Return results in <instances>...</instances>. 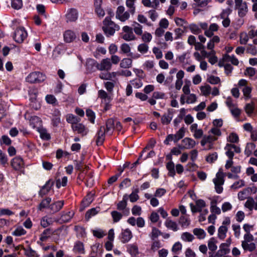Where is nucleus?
I'll return each instance as SVG.
<instances>
[{"mask_svg": "<svg viewBox=\"0 0 257 257\" xmlns=\"http://www.w3.org/2000/svg\"><path fill=\"white\" fill-rule=\"evenodd\" d=\"M252 88L250 85H248L245 87H243L242 89V91L243 93V95L245 99H248L250 98V93L251 92Z\"/></svg>", "mask_w": 257, "mask_h": 257, "instance_id": "obj_50", "label": "nucleus"}, {"mask_svg": "<svg viewBox=\"0 0 257 257\" xmlns=\"http://www.w3.org/2000/svg\"><path fill=\"white\" fill-rule=\"evenodd\" d=\"M111 214L114 222H118L122 217V214L116 211H112Z\"/></svg>", "mask_w": 257, "mask_h": 257, "instance_id": "obj_51", "label": "nucleus"}, {"mask_svg": "<svg viewBox=\"0 0 257 257\" xmlns=\"http://www.w3.org/2000/svg\"><path fill=\"white\" fill-rule=\"evenodd\" d=\"M149 50V46L146 43L140 44L138 47V50L142 54L146 53Z\"/></svg>", "mask_w": 257, "mask_h": 257, "instance_id": "obj_60", "label": "nucleus"}, {"mask_svg": "<svg viewBox=\"0 0 257 257\" xmlns=\"http://www.w3.org/2000/svg\"><path fill=\"white\" fill-rule=\"evenodd\" d=\"M182 148L183 149H191L193 148L196 145V142L192 139L186 137L182 141Z\"/></svg>", "mask_w": 257, "mask_h": 257, "instance_id": "obj_15", "label": "nucleus"}, {"mask_svg": "<svg viewBox=\"0 0 257 257\" xmlns=\"http://www.w3.org/2000/svg\"><path fill=\"white\" fill-rule=\"evenodd\" d=\"M132 60L130 58H123L120 63V67L123 68H128L132 66Z\"/></svg>", "mask_w": 257, "mask_h": 257, "instance_id": "obj_41", "label": "nucleus"}, {"mask_svg": "<svg viewBox=\"0 0 257 257\" xmlns=\"http://www.w3.org/2000/svg\"><path fill=\"white\" fill-rule=\"evenodd\" d=\"M54 221L55 219L54 218L45 216L41 219L40 224L43 227L46 228L53 224Z\"/></svg>", "mask_w": 257, "mask_h": 257, "instance_id": "obj_23", "label": "nucleus"}, {"mask_svg": "<svg viewBox=\"0 0 257 257\" xmlns=\"http://www.w3.org/2000/svg\"><path fill=\"white\" fill-rule=\"evenodd\" d=\"M218 29V26L216 24L213 23L210 25L208 30L205 31V35L208 37H211L213 35V33Z\"/></svg>", "mask_w": 257, "mask_h": 257, "instance_id": "obj_29", "label": "nucleus"}, {"mask_svg": "<svg viewBox=\"0 0 257 257\" xmlns=\"http://www.w3.org/2000/svg\"><path fill=\"white\" fill-rule=\"evenodd\" d=\"M181 238L184 241H192L194 238V236L189 232H185L182 234Z\"/></svg>", "mask_w": 257, "mask_h": 257, "instance_id": "obj_44", "label": "nucleus"}, {"mask_svg": "<svg viewBox=\"0 0 257 257\" xmlns=\"http://www.w3.org/2000/svg\"><path fill=\"white\" fill-rule=\"evenodd\" d=\"M249 192V188H245L243 190L240 191L238 193V198L239 200H244L248 195Z\"/></svg>", "mask_w": 257, "mask_h": 257, "instance_id": "obj_46", "label": "nucleus"}, {"mask_svg": "<svg viewBox=\"0 0 257 257\" xmlns=\"http://www.w3.org/2000/svg\"><path fill=\"white\" fill-rule=\"evenodd\" d=\"M11 6L13 9L19 10L23 6L22 0H12Z\"/></svg>", "mask_w": 257, "mask_h": 257, "instance_id": "obj_49", "label": "nucleus"}, {"mask_svg": "<svg viewBox=\"0 0 257 257\" xmlns=\"http://www.w3.org/2000/svg\"><path fill=\"white\" fill-rule=\"evenodd\" d=\"M64 204V202L63 200L53 202L49 206V209L54 213L58 212L62 208Z\"/></svg>", "mask_w": 257, "mask_h": 257, "instance_id": "obj_16", "label": "nucleus"}, {"mask_svg": "<svg viewBox=\"0 0 257 257\" xmlns=\"http://www.w3.org/2000/svg\"><path fill=\"white\" fill-rule=\"evenodd\" d=\"M71 127L73 131L77 132L82 136H85L87 134V129L82 123H78L77 122L75 124L72 125Z\"/></svg>", "mask_w": 257, "mask_h": 257, "instance_id": "obj_21", "label": "nucleus"}, {"mask_svg": "<svg viewBox=\"0 0 257 257\" xmlns=\"http://www.w3.org/2000/svg\"><path fill=\"white\" fill-rule=\"evenodd\" d=\"M74 215L73 211H70L67 212H63L61 220L64 222H67L69 221Z\"/></svg>", "mask_w": 257, "mask_h": 257, "instance_id": "obj_34", "label": "nucleus"}, {"mask_svg": "<svg viewBox=\"0 0 257 257\" xmlns=\"http://www.w3.org/2000/svg\"><path fill=\"white\" fill-rule=\"evenodd\" d=\"M133 30L137 35H142L143 34V27L139 23L134 22L132 24Z\"/></svg>", "mask_w": 257, "mask_h": 257, "instance_id": "obj_38", "label": "nucleus"}, {"mask_svg": "<svg viewBox=\"0 0 257 257\" xmlns=\"http://www.w3.org/2000/svg\"><path fill=\"white\" fill-rule=\"evenodd\" d=\"M132 237V231L128 228L123 230L120 234V239L122 243L127 242Z\"/></svg>", "mask_w": 257, "mask_h": 257, "instance_id": "obj_18", "label": "nucleus"}, {"mask_svg": "<svg viewBox=\"0 0 257 257\" xmlns=\"http://www.w3.org/2000/svg\"><path fill=\"white\" fill-rule=\"evenodd\" d=\"M136 0H126V6L127 8H128L130 10V13L132 15L134 14L135 13V3Z\"/></svg>", "mask_w": 257, "mask_h": 257, "instance_id": "obj_43", "label": "nucleus"}, {"mask_svg": "<svg viewBox=\"0 0 257 257\" xmlns=\"http://www.w3.org/2000/svg\"><path fill=\"white\" fill-rule=\"evenodd\" d=\"M142 3L146 7L151 8L155 9L158 8V6L155 5L154 0H153V1H151V0H142Z\"/></svg>", "mask_w": 257, "mask_h": 257, "instance_id": "obj_47", "label": "nucleus"}, {"mask_svg": "<svg viewBox=\"0 0 257 257\" xmlns=\"http://www.w3.org/2000/svg\"><path fill=\"white\" fill-rule=\"evenodd\" d=\"M235 9L239 17H244L248 12L247 3L243 0H234Z\"/></svg>", "mask_w": 257, "mask_h": 257, "instance_id": "obj_5", "label": "nucleus"}, {"mask_svg": "<svg viewBox=\"0 0 257 257\" xmlns=\"http://www.w3.org/2000/svg\"><path fill=\"white\" fill-rule=\"evenodd\" d=\"M11 165L15 170L21 171L24 167V163L22 158L16 157L12 159Z\"/></svg>", "mask_w": 257, "mask_h": 257, "instance_id": "obj_12", "label": "nucleus"}, {"mask_svg": "<svg viewBox=\"0 0 257 257\" xmlns=\"http://www.w3.org/2000/svg\"><path fill=\"white\" fill-rule=\"evenodd\" d=\"M93 194L91 193H88L82 201V207H83L82 210L88 206L93 201Z\"/></svg>", "mask_w": 257, "mask_h": 257, "instance_id": "obj_26", "label": "nucleus"}, {"mask_svg": "<svg viewBox=\"0 0 257 257\" xmlns=\"http://www.w3.org/2000/svg\"><path fill=\"white\" fill-rule=\"evenodd\" d=\"M27 36L28 34L26 30L23 27H20L17 28L15 31L13 38L16 42L21 43Z\"/></svg>", "mask_w": 257, "mask_h": 257, "instance_id": "obj_6", "label": "nucleus"}, {"mask_svg": "<svg viewBox=\"0 0 257 257\" xmlns=\"http://www.w3.org/2000/svg\"><path fill=\"white\" fill-rule=\"evenodd\" d=\"M217 140V138H216L215 136H213L211 134H209L208 136L203 137L200 144L202 146H205L207 144H209L208 149H211L213 146L212 143Z\"/></svg>", "mask_w": 257, "mask_h": 257, "instance_id": "obj_13", "label": "nucleus"}, {"mask_svg": "<svg viewBox=\"0 0 257 257\" xmlns=\"http://www.w3.org/2000/svg\"><path fill=\"white\" fill-rule=\"evenodd\" d=\"M173 118V113L171 111L168 110V112L165 113L161 117V122L163 124H168L170 123Z\"/></svg>", "mask_w": 257, "mask_h": 257, "instance_id": "obj_27", "label": "nucleus"}, {"mask_svg": "<svg viewBox=\"0 0 257 257\" xmlns=\"http://www.w3.org/2000/svg\"><path fill=\"white\" fill-rule=\"evenodd\" d=\"M248 35L246 33L242 32L240 35L239 42L241 44H245L248 41Z\"/></svg>", "mask_w": 257, "mask_h": 257, "instance_id": "obj_55", "label": "nucleus"}, {"mask_svg": "<svg viewBox=\"0 0 257 257\" xmlns=\"http://www.w3.org/2000/svg\"><path fill=\"white\" fill-rule=\"evenodd\" d=\"M46 76L42 73L40 72H33L30 73L26 78V80L31 83H40L44 81Z\"/></svg>", "mask_w": 257, "mask_h": 257, "instance_id": "obj_4", "label": "nucleus"}, {"mask_svg": "<svg viewBox=\"0 0 257 257\" xmlns=\"http://www.w3.org/2000/svg\"><path fill=\"white\" fill-rule=\"evenodd\" d=\"M193 233L197 236L199 239H204L206 236V232L201 228H195L193 230Z\"/></svg>", "mask_w": 257, "mask_h": 257, "instance_id": "obj_40", "label": "nucleus"}, {"mask_svg": "<svg viewBox=\"0 0 257 257\" xmlns=\"http://www.w3.org/2000/svg\"><path fill=\"white\" fill-rule=\"evenodd\" d=\"M128 196L125 194L123 196L122 200L117 204V209L121 211L123 215L127 216L130 214V209L126 207Z\"/></svg>", "mask_w": 257, "mask_h": 257, "instance_id": "obj_8", "label": "nucleus"}, {"mask_svg": "<svg viewBox=\"0 0 257 257\" xmlns=\"http://www.w3.org/2000/svg\"><path fill=\"white\" fill-rule=\"evenodd\" d=\"M244 206L250 211L253 209L257 211V200H255L252 197H249L245 201Z\"/></svg>", "mask_w": 257, "mask_h": 257, "instance_id": "obj_19", "label": "nucleus"}, {"mask_svg": "<svg viewBox=\"0 0 257 257\" xmlns=\"http://www.w3.org/2000/svg\"><path fill=\"white\" fill-rule=\"evenodd\" d=\"M115 17L117 19L123 22L130 18V14L128 12L125 11L123 6H119L116 10Z\"/></svg>", "mask_w": 257, "mask_h": 257, "instance_id": "obj_7", "label": "nucleus"}, {"mask_svg": "<svg viewBox=\"0 0 257 257\" xmlns=\"http://www.w3.org/2000/svg\"><path fill=\"white\" fill-rule=\"evenodd\" d=\"M187 53L185 52L181 55L179 56L178 57L179 61L182 64L184 67L187 64H189V63L186 60L187 58Z\"/></svg>", "mask_w": 257, "mask_h": 257, "instance_id": "obj_53", "label": "nucleus"}, {"mask_svg": "<svg viewBox=\"0 0 257 257\" xmlns=\"http://www.w3.org/2000/svg\"><path fill=\"white\" fill-rule=\"evenodd\" d=\"M119 29V26L112 21L109 17H106L103 21L102 30L107 37L113 36Z\"/></svg>", "mask_w": 257, "mask_h": 257, "instance_id": "obj_2", "label": "nucleus"}, {"mask_svg": "<svg viewBox=\"0 0 257 257\" xmlns=\"http://www.w3.org/2000/svg\"><path fill=\"white\" fill-rule=\"evenodd\" d=\"M230 252L229 247H228L224 243H222L219 245V249L217 252L218 256H222Z\"/></svg>", "mask_w": 257, "mask_h": 257, "instance_id": "obj_24", "label": "nucleus"}, {"mask_svg": "<svg viewBox=\"0 0 257 257\" xmlns=\"http://www.w3.org/2000/svg\"><path fill=\"white\" fill-rule=\"evenodd\" d=\"M122 31L124 33L122 36L123 39L126 41L135 40L136 36L133 33V29L131 27L125 26L123 27Z\"/></svg>", "mask_w": 257, "mask_h": 257, "instance_id": "obj_10", "label": "nucleus"}, {"mask_svg": "<svg viewBox=\"0 0 257 257\" xmlns=\"http://www.w3.org/2000/svg\"><path fill=\"white\" fill-rule=\"evenodd\" d=\"M227 230V227L225 225L220 226L218 229V237L221 240L224 239L226 236Z\"/></svg>", "mask_w": 257, "mask_h": 257, "instance_id": "obj_30", "label": "nucleus"}, {"mask_svg": "<svg viewBox=\"0 0 257 257\" xmlns=\"http://www.w3.org/2000/svg\"><path fill=\"white\" fill-rule=\"evenodd\" d=\"M26 254L28 257H39V256L37 252L31 248H29L26 250Z\"/></svg>", "mask_w": 257, "mask_h": 257, "instance_id": "obj_64", "label": "nucleus"}, {"mask_svg": "<svg viewBox=\"0 0 257 257\" xmlns=\"http://www.w3.org/2000/svg\"><path fill=\"white\" fill-rule=\"evenodd\" d=\"M67 177L66 176L63 177L61 179H58L56 181V185L58 188L61 186H65L67 183Z\"/></svg>", "mask_w": 257, "mask_h": 257, "instance_id": "obj_54", "label": "nucleus"}, {"mask_svg": "<svg viewBox=\"0 0 257 257\" xmlns=\"http://www.w3.org/2000/svg\"><path fill=\"white\" fill-rule=\"evenodd\" d=\"M165 225L168 229L174 231H176L179 229L177 223L169 219H166L165 222Z\"/></svg>", "mask_w": 257, "mask_h": 257, "instance_id": "obj_28", "label": "nucleus"}, {"mask_svg": "<svg viewBox=\"0 0 257 257\" xmlns=\"http://www.w3.org/2000/svg\"><path fill=\"white\" fill-rule=\"evenodd\" d=\"M114 128V121L112 119H109L106 122V134H112Z\"/></svg>", "mask_w": 257, "mask_h": 257, "instance_id": "obj_31", "label": "nucleus"}, {"mask_svg": "<svg viewBox=\"0 0 257 257\" xmlns=\"http://www.w3.org/2000/svg\"><path fill=\"white\" fill-rule=\"evenodd\" d=\"M218 241L214 237L210 238L208 241V247L212 251L216 250L217 248V243Z\"/></svg>", "mask_w": 257, "mask_h": 257, "instance_id": "obj_32", "label": "nucleus"}, {"mask_svg": "<svg viewBox=\"0 0 257 257\" xmlns=\"http://www.w3.org/2000/svg\"><path fill=\"white\" fill-rule=\"evenodd\" d=\"M112 67V63L109 58H106L103 59L100 62H97V69L99 71H109Z\"/></svg>", "mask_w": 257, "mask_h": 257, "instance_id": "obj_9", "label": "nucleus"}, {"mask_svg": "<svg viewBox=\"0 0 257 257\" xmlns=\"http://www.w3.org/2000/svg\"><path fill=\"white\" fill-rule=\"evenodd\" d=\"M51 201H52V199L50 197H47V198L44 199L40 202V204L39 205V206L38 207V209L39 210H42L43 209H44V208L49 209V206L51 205Z\"/></svg>", "mask_w": 257, "mask_h": 257, "instance_id": "obj_25", "label": "nucleus"}, {"mask_svg": "<svg viewBox=\"0 0 257 257\" xmlns=\"http://www.w3.org/2000/svg\"><path fill=\"white\" fill-rule=\"evenodd\" d=\"M139 192V189H136L134 191L132 192V193L129 195V198L130 201L132 202H135L137 201L139 198V196L138 194Z\"/></svg>", "mask_w": 257, "mask_h": 257, "instance_id": "obj_52", "label": "nucleus"}, {"mask_svg": "<svg viewBox=\"0 0 257 257\" xmlns=\"http://www.w3.org/2000/svg\"><path fill=\"white\" fill-rule=\"evenodd\" d=\"M127 250L132 255H137L139 254V249L137 245L134 244H128L127 246Z\"/></svg>", "mask_w": 257, "mask_h": 257, "instance_id": "obj_39", "label": "nucleus"}, {"mask_svg": "<svg viewBox=\"0 0 257 257\" xmlns=\"http://www.w3.org/2000/svg\"><path fill=\"white\" fill-rule=\"evenodd\" d=\"M255 146L253 143L247 144L245 149V154L247 156H249L251 154V152L253 149H254Z\"/></svg>", "mask_w": 257, "mask_h": 257, "instance_id": "obj_63", "label": "nucleus"}, {"mask_svg": "<svg viewBox=\"0 0 257 257\" xmlns=\"http://www.w3.org/2000/svg\"><path fill=\"white\" fill-rule=\"evenodd\" d=\"M66 119L67 122L71 123L72 125L75 124L80 121L79 118L72 114H67L66 116Z\"/></svg>", "mask_w": 257, "mask_h": 257, "instance_id": "obj_36", "label": "nucleus"}, {"mask_svg": "<svg viewBox=\"0 0 257 257\" xmlns=\"http://www.w3.org/2000/svg\"><path fill=\"white\" fill-rule=\"evenodd\" d=\"M152 35L148 32H145L142 35V39L145 43H149L152 39Z\"/></svg>", "mask_w": 257, "mask_h": 257, "instance_id": "obj_59", "label": "nucleus"}, {"mask_svg": "<svg viewBox=\"0 0 257 257\" xmlns=\"http://www.w3.org/2000/svg\"><path fill=\"white\" fill-rule=\"evenodd\" d=\"M208 134H211L213 136H215L216 138L218 139V137L221 136V132L219 128L214 127L208 132Z\"/></svg>", "mask_w": 257, "mask_h": 257, "instance_id": "obj_57", "label": "nucleus"}, {"mask_svg": "<svg viewBox=\"0 0 257 257\" xmlns=\"http://www.w3.org/2000/svg\"><path fill=\"white\" fill-rule=\"evenodd\" d=\"M213 182L215 186L216 192L218 194L221 193L223 190L222 186L224 183V174L220 170L216 173L215 177L213 179Z\"/></svg>", "mask_w": 257, "mask_h": 257, "instance_id": "obj_3", "label": "nucleus"}, {"mask_svg": "<svg viewBox=\"0 0 257 257\" xmlns=\"http://www.w3.org/2000/svg\"><path fill=\"white\" fill-rule=\"evenodd\" d=\"M97 62L93 59H88L86 62V67L87 71L91 73L95 71V68L97 69Z\"/></svg>", "mask_w": 257, "mask_h": 257, "instance_id": "obj_20", "label": "nucleus"}, {"mask_svg": "<svg viewBox=\"0 0 257 257\" xmlns=\"http://www.w3.org/2000/svg\"><path fill=\"white\" fill-rule=\"evenodd\" d=\"M66 18L68 21H75L78 18V13L76 10L73 9H70L66 14Z\"/></svg>", "mask_w": 257, "mask_h": 257, "instance_id": "obj_22", "label": "nucleus"}, {"mask_svg": "<svg viewBox=\"0 0 257 257\" xmlns=\"http://www.w3.org/2000/svg\"><path fill=\"white\" fill-rule=\"evenodd\" d=\"M106 133L105 127L102 126L98 130L96 139V143L97 145L99 146L102 144L105 139V134Z\"/></svg>", "mask_w": 257, "mask_h": 257, "instance_id": "obj_14", "label": "nucleus"}, {"mask_svg": "<svg viewBox=\"0 0 257 257\" xmlns=\"http://www.w3.org/2000/svg\"><path fill=\"white\" fill-rule=\"evenodd\" d=\"M27 231L24 229L22 226H19L16 227L14 230L12 232V234L15 236H21L26 234Z\"/></svg>", "mask_w": 257, "mask_h": 257, "instance_id": "obj_33", "label": "nucleus"}, {"mask_svg": "<svg viewBox=\"0 0 257 257\" xmlns=\"http://www.w3.org/2000/svg\"><path fill=\"white\" fill-rule=\"evenodd\" d=\"M189 205L192 213H196L201 212L202 209L206 206V203L203 200L199 199L196 201L195 205L193 203H190Z\"/></svg>", "mask_w": 257, "mask_h": 257, "instance_id": "obj_11", "label": "nucleus"}, {"mask_svg": "<svg viewBox=\"0 0 257 257\" xmlns=\"http://www.w3.org/2000/svg\"><path fill=\"white\" fill-rule=\"evenodd\" d=\"M64 40L66 43H71L76 38V33L70 30H66L63 34Z\"/></svg>", "mask_w": 257, "mask_h": 257, "instance_id": "obj_17", "label": "nucleus"}, {"mask_svg": "<svg viewBox=\"0 0 257 257\" xmlns=\"http://www.w3.org/2000/svg\"><path fill=\"white\" fill-rule=\"evenodd\" d=\"M225 155L228 157V159L226 161L225 167L226 169H229L233 164L232 161L234 156V153H239L240 149L233 144H227L224 148Z\"/></svg>", "mask_w": 257, "mask_h": 257, "instance_id": "obj_1", "label": "nucleus"}, {"mask_svg": "<svg viewBox=\"0 0 257 257\" xmlns=\"http://www.w3.org/2000/svg\"><path fill=\"white\" fill-rule=\"evenodd\" d=\"M166 168L168 170L169 176L174 177L175 175V165L174 163L170 161L167 164Z\"/></svg>", "mask_w": 257, "mask_h": 257, "instance_id": "obj_37", "label": "nucleus"}, {"mask_svg": "<svg viewBox=\"0 0 257 257\" xmlns=\"http://www.w3.org/2000/svg\"><path fill=\"white\" fill-rule=\"evenodd\" d=\"M245 185L244 181L243 180H239L234 182L231 186V188L232 189H237Z\"/></svg>", "mask_w": 257, "mask_h": 257, "instance_id": "obj_58", "label": "nucleus"}, {"mask_svg": "<svg viewBox=\"0 0 257 257\" xmlns=\"http://www.w3.org/2000/svg\"><path fill=\"white\" fill-rule=\"evenodd\" d=\"M73 250L76 252L84 253V249L83 243L79 241L76 242L74 246Z\"/></svg>", "mask_w": 257, "mask_h": 257, "instance_id": "obj_42", "label": "nucleus"}, {"mask_svg": "<svg viewBox=\"0 0 257 257\" xmlns=\"http://www.w3.org/2000/svg\"><path fill=\"white\" fill-rule=\"evenodd\" d=\"M86 116L88 117L89 120L92 122L94 123L95 115V113L91 109H87L86 111Z\"/></svg>", "mask_w": 257, "mask_h": 257, "instance_id": "obj_61", "label": "nucleus"}, {"mask_svg": "<svg viewBox=\"0 0 257 257\" xmlns=\"http://www.w3.org/2000/svg\"><path fill=\"white\" fill-rule=\"evenodd\" d=\"M92 232L94 236L99 238L103 237L106 234L105 232L101 229L93 230Z\"/></svg>", "mask_w": 257, "mask_h": 257, "instance_id": "obj_56", "label": "nucleus"}, {"mask_svg": "<svg viewBox=\"0 0 257 257\" xmlns=\"http://www.w3.org/2000/svg\"><path fill=\"white\" fill-rule=\"evenodd\" d=\"M210 211L211 213L215 215L220 214L221 213L220 209L216 206V203L214 201L211 202Z\"/></svg>", "mask_w": 257, "mask_h": 257, "instance_id": "obj_48", "label": "nucleus"}, {"mask_svg": "<svg viewBox=\"0 0 257 257\" xmlns=\"http://www.w3.org/2000/svg\"><path fill=\"white\" fill-rule=\"evenodd\" d=\"M223 61L225 62H231L232 64L234 65H237L238 64V60L235 58L233 55L229 56L228 55H225L223 57Z\"/></svg>", "mask_w": 257, "mask_h": 257, "instance_id": "obj_35", "label": "nucleus"}, {"mask_svg": "<svg viewBox=\"0 0 257 257\" xmlns=\"http://www.w3.org/2000/svg\"><path fill=\"white\" fill-rule=\"evenodd\" d=\"M40 133V137L45 140H48L50 139V136L49 134L47 133L46 129L43 128H40L38 130Z\"/></svg>", "mask_w": 257, "mask_h": 257, "instance_id": "obj_45", "label": "nucleus"}, {"mask_svg": "<svg viewBox=\"0 0 257 257\" xmlns=\"http://www.w3.org/2000/svg\"><path fill=\"white\" fill-rule=\"evenodd\" d=\"M200 90L203 95L206 96L211 93V88L208 85H205L201 87Z\"/></svg>", "mask_w": 257, "mask_h": 257, "instance_id": "obj_62", "label": "nucleus"}]
</instances>
